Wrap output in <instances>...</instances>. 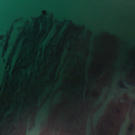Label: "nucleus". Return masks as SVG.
Here are the masks:
<instances>
[{
    "label": "nucleus",
    "mask_w": 135,
    "mask_h": 135,
    "mask_svg": "<svg viewBox=\"0 0 135 135\" xmlns=\"http://www.w3.org/2000/svg\"><path fill=\"white\" fill-rule=\"evenodd\" d=\"M15 53L14 52L13 55L12 54H11V56H10V57H10L9 59H11V58H12V57H13V55L15 54Z\"/></svg>",
    "instance_id": "2"
},
{
    "label": "nucleus",
    "mask_w": 135,
    "mask_h": 135,
    "mask_svg": "<svg viewBox=\"0 0 135 135\" xmlns=\"http://www.w3.org/2000/svg\"><path fill=\"white\" fill-rule=\"evenodd\" d=\"M5 53V52H4V53L2 54V57H4V56Z\"/></svg>",
    "instance_id": "5"
},
{
    "label": "nucleus",
    "mask_w": 135,
    "mask_h": 135,
    "mask_svg": "<svg viewBox=\"0 0 135 135\" xmlns=\"http://www.w3.org/2000/svg\"><path fill=\"white\" fill-rule=\"evenodd\" d=\"M4 37L3 36H0V40H2Z\"/></svg>",
    "instance_id": "3"
},
{
    "label": "nucleus",
    "mask_w": 135,
    "mask_h": 135,
    "mask_svg": "<svg viewBox=\"0 0 135 135\" xmlns=\"http://www.w3.org/2000/svg\"><path fill=\"white\" fill-rule=\"evenodd\" d=\"M121 87L122 88H123L124 87V85H121Z\"/></svg>",
    "instance_id": "4"
},
{
    "label": "nucleus",
    "mask_w": 135,
    "mask_h": 135,
    "mask_svg": "<svg viewBox=\"0 0 135 135\" xmlns=\"http://www.w3.org/2000/svg\"><path fill=\"white\" fill-rule=\"evenodd\" d=\"M12 62V61H11V63Z\"/></svg>",
    "instance_id": "9"
},
{
    "label": "nucleus",
    "mask_w": 135,
    "mask_h": 135,
    "mask_svg": "<svg viewBox=\"0 0 135 135\" xmlns=\"http://www.w3.org/2000/svg\"><path fill=\"white\" fill-rule=\"evenodd\" d=\"M8 47V44L5 45L4 46V49L3 50V51L4 52H5L7 50Z\"/></svg>",
    "instance_id": "1"
},
{
    "label": "nucleus",
    "mask_w": 135,
    "mask_h": 135,
    "mask_svg": "<svg viewBox=\"0 0 135 135\" xmlns=\"http://www.w3.org/2000/svg\"><path fill=\"white\" fill-rule=\"evenodd\" d=\"M43 12L44 13H46V11L45 10H44Z\"/></svg>",
    "instance_id": "6"
},
{
    "label": "nucleus",
    "mask_w": 135,
    "mask_h": 135,
    "mask_svg": "<svg viewBox=\"0 0 135 135\" xmlns=\"http://www.w3.org/2000/svg\"><path fill=\"white\" fill-rule=\"evenodd\" d=\"M10 38V36H9V38Z\"/></svg>",
    "instance_id": "7"
},
{
    "label": "nucleus",
    "mask_w": 135,
    "mask_h": 135,
    "mask_svg": "<svg viewBox=\"0 0 135 135\" xmlns=\"http://www.w3.org/2000/svg\"><path fill=\"white\" fill-rule=\"evenodd\" d=\"M11 33H10V35L11 34Z\"/></svg>",
    "instance_id": "8"
}]
</instances>
